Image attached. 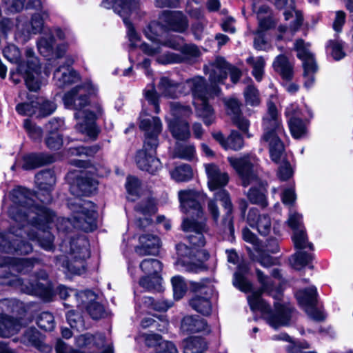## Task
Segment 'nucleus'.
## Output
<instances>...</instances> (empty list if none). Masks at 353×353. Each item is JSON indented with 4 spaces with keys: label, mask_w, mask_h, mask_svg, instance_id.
I'll list each match as a JSON object with an SVG mask.
<instances>
[{
    "label": "nucleus",
    "mask_w": 353,
    "mask_h": 353,
    "mask_svg": "<svg viewBox=\"0 0 353 353\" xmlns=\"http://www.w3.org/2000/svg\"><path fill=\"white\" fill-rule=\"evenodd\" d=\"M34 194L28 189L19 187L12 192L13 205L9 209L12 219L20 228L7 234H0V249L6 253L28 254L32 251V245L26 241L22 233L37 241L47 251L54 249V236L48 229L55 218L54 213L44 205L34 204Z\"/></svg>",
    "instance_id": "nucleus-1"
},
{
    "label": "nucleus",
    "mask_w": 353,
    "mask_h": 353,
    "mask_svg": "<svg viewBox=\"0 0 353 353\" xmlns=\"http://www.w3.org/2000/svg\"><path fill=\"white\" fill-rule=\"evenodd\" d=\"M256 274L261 288L248 297L251 310L259 311L263 319L274 328L288 325L294 313L293 307L290 304L279 302L283 297L280 287H274L270 279L261 270H257Z\"/></svg>",
    "instance_id": "nucleus-2"
},
{
    "label": "nucleus",
    "mask_w": 353,
    "mask_h": 353,
    "mask_svg": "<svg viewBox=\"0 0 353 353\" xmlns=\"http://www.w3.org/2000/svg\"><path fill=\"white\" fill-rule=\"evenodd\" d=\"M37 261L34 259H17L9 256H0V283L16 288L24 293L35 295L48 301L52 296L48 284V275L44 270H40L28 281L7 272L14 270L26 273L31 270Z\"/></svg>",
    "instance_id": "nucleus-3"
},
{
    "label": "nucleus",
    "mask_w": 353,
    "mask_h": 353,
    "mask_svg": "<svg viewBox=\"0 0 353 353\" xmlns=\"http://www.w3.org/2000/svg\"><path fill=\"white\" fill-rule=\"evenodd\" d=\"M198 196V194L192 190L179 192L181 210L190 215V217L183 219L181 228L188 233L187 239L192 245L202 248L205 244V235L208 233L209 228Z\"/></svg>",
    "instance_id": "nucleus-4"
},
{
    "label": "nucleus",
    "mask_w": 353,
    "mask_h": 353,
    "mask_svg": "<svg viewBox=\"0 0 353 353\" xmlns=\"http://www.w3.org/2000/svg\"><path fill=\"white\" fill-rule=\"evenodd\" d=\"M63 102L68 108L78 110L74 114L77 120L76 130L91 138H96L98 130L95 124V114L88 110H82L88 105L87 88L85 85H77L65 94Z\"/></svg>",
    "instance_id": "nucleus-5"
},
{
    "label": "nucleus",
    "mask_w": 353,
    "mask_h": 353,
    "mask_svg": "<svg viewBox=\"0 0 353 353\" xmlns=\"http://www.w3.org/2000/svg\"><path fill=\"white\" fill-rule=\"evenodd\" d=\"M68 208L72 212V220L59 217L57 219V229L65 234L75 228L85 232H91L97 228V212L94 203L81 199H70Z\"/></svg>",
    "instance_id": "nucleus-6"
},
{
    "label": "nucleus",
    "mask_w": 353,
    "mask_h": 353,
    "mask_svg": "<svg viewBox=\"0 0 353 353\" xmlns=\"http://www.w3.org/2000/svg\"><path fill=\"white\" fill-rule=\"evenodd\" d=\"M88 247L89 242L83 236L71 239L69 241L64 239L60 248L68 256H57V265L65 272L81 274L85 270V260L90 257Z\"/></svg>",
    "instance_id": "nucleus-7"
},
{
    "label": "nucleus",
    "mask_w": 353,
    "mask_h": 353,
    "mask_svg": "<svg viewBox=\"0 0 353 353\" xmlns=\"http://www.w3.org/2000/svg\"><path fill=\"white\" fill-rule=\"evenodd\" d=\"M71 164L79 168H85L88 170L83 171L77 176L75 183L71 185L70 192L77 196L76 199L83 195L93 193L97 188L98 182L93 175L103 176L109 171H103L101 168L90 166V162L80 159L71 160Z\"/></svg>",
    "instance_id": "nucleus-8"
},
{
    "label": "nucleus",
    "mask_w": 353,
    "mask_h": 353,
    "mask_svg": "<svg viewBox=\"0 0 353 353\" xmlns=\"http://www.w3.org/2000/svg\"><path fill=\"white\" fill-rule=\"evenodd\" d=\"M190 287L195 293L189 301L191 307L203 316H210L212 312L210 296L214 286L210 279H203L199 282H191Z\"/></svg>",
    "instance_id": "nucleus-9"
},
{
    "label": "nucleus",
    "mask_w": 353,
    "mask_h": 353,
    "mask_svg": "<svg viewBox=\"0 0 353 353\" xmlns=\"http://www.w3.org/2000/svg\"><path fill=\"white\" fill-rule=\"evenodd\" d=\"M205 74H209V80L212 84L223 83L228 74L230 76L233 83H236L241 76V72L236 67L232 65L222 57H217L203 68Z\"/></svg>",
    "instance_id": "nucleus-10"
},
{
    "label": "nucleus",
    "mask_w": 353,
    "mask_h": 353,
    "mask_svg": "<svg viewBox=\"0 0 353 353\" xmlns=\"http://www.w3.org/2000/svg\"><path fill=\"white\" fill-rule=\"evenodd\" d=\"M223 102L227 108V114L230 117L232 123L239 129V131L232 130L230 135L227 139L226 149L239 150L243 146L242 128L243 120L240 103L235 99H225Z\"/></svg>",
    "instance_id": "nucleus-11"
},
{
    "label": "nucleus",
    "mask_w": 353,
    "mask_h": 353,
    "mask_svg": "<svg viewBox=\"0 0 353 353\" xmlns=\"http://www.w3.org/2000/svg\"><path fill=\"white\" fill-rule=\"evenodd\" d=\"M26 62L21 61L18 65L17 70L23 75L27 88L31 91L36 92L41 87L39 61L34 56L33 49L30 48H26Z\"/></svg>",
    "instance_id": "nucleus-12"
},
{
    "label": "nucleus",
    "mask_w": 353,
    "mask_h": 353,
    "mask_svg": "<svg viewBox=\"0 0 353 353\" xmlns=\"http://www.w3.org/2000/svg\"><path fill=\"white\" fill-rule=\"evenodd\" d=\"M200 248H190L184 243H179L176 246L177 260L175 263L178 269L188 272L198 273L205 270L203 263L197 260L202 253Z\"/></svg>",
    "instance_id": "nucleus-13"
},
{
    "label": "nucleus",
    "mask_w": 353,
    "mask_h": 353,
    "mask_svg": "<svg viewBox=\"0 0 353 353\" xmlns=\"http://www.w3.org/2000/svg\"><path fill=\"white\" fill-rule=\"evenodd\" d=\"M309 44H305L303 39H298L294 43L297 51V57L303 61L304 86L309 89L315 81V74L318 71V65L314 54L309 50Z\"/></svg>",
    "instance_id": "nucleus-14"
},
{
    "label": "nucleus",
    "mask_w": 353,
    "mask_h": 353,
    "mask_svg": "<svg viewBox=\"0 0 353 353\" xmlns=\"http://www.w3.org/2000/svg\"><path fill=\"white\" fill-rule=\"evenodd\" d=\"M140 129L144 133L143 144L145 148H157L159 145V136L162 132L163 125L157 117H141Z\"/></svg>",
    "instance_id": "nucleus-15"
},
{
    "label": "nucleus",
    "mask_w": 353,
    "mask_h": 353,
    "mask_svg": "<svg viewBox=\"0 0 353 353\" xmlns=\"http://www.w3.org/2000/svg\"><path fill=\"white\" fill-rule=\"evenodd\" d=\"M277 99L272 97L268 101V112L263 118L264 133L262 139H270L273 136H279L283 131L277 110Z\"/></svg>",
    "instance_id": "nucleus-16"
},
{
    "label": "nucleus",
    "mask_w": 353,
    "mask_h": 353,
    "mask_svg": "<svg viewBox=\"0 0 353 353\" xmlns=\"http://www.w3.org/2000/svg\"><path fill=\"white\" fill-rule=\"evenodd\" d=\"M165 46L174 50H180L181 54L168 52L157 58V61L161 64L179 63L188 57H197L200 52L198 48L193 44H185L181 46L179 43L172 41H168L163 44Z\"/></svg>",
    "instance_id": "nucleus-17"
},
{
    "label": "nucleus",
    "mask_w": 353,
    "mask_h": 353,
    "mask_svg": "<svg viewBox=\"0 0 353 353\" xmlns=\"http://www.w3.org/2000/svg\"><path fill=\"white\" fill-rule=\"evenodd\" d=\"M185 84L191 91L193 97V103H203L204 100H209L214 96H219L220 88L216 85H212L210 89L208 87L206 80L202 77H195L186 80Z\"/></svg>",
    "instance_id": "nucleus-18"
},
{
    "label": "nucleus",
    "mask_w": 353,
    "mask_h": 353,
    "mask_svg": "<svg viewBox=\"0 0 353 353\" xmlns=\"http://www.w3.org/2000/svg\"><path fill=\"white\" fill-rule=\"evenodd\" d=\"M316 288L314 286L296 293L299 304L304 307L305 312L315 321H323L325 319L323 313L316 307Z\"/></svg>",
    "instance_id": "nucleus-19"
},
{
    "label": "nucleus",
    "mask_w": 353,
    "mask_h": 353,
    "mask_svg": "<svg viewBox=\"0 0 353 353\" xmlns=\"http://www.w3.org/2000/svg\"><path fill=\"white\" fill-rule=\"evenodd\" d=\"M54 172L50 170H42L35 176V183L39 189L37 197L43 203H50L52 197L51 192L55 184Z\"/></svg>",
    "instance_id": "nucleus-20"
},
{
    "label": "nucleus",
    "mask_w": 353,
    "mask_h": 353,
    "mask_svg": "<svg viewBox=\"0 0 353 353\" xmlns=\"http://www.w3.org/2000/svg\"><path fill=\"white\" fill-rule=\"evenodd\" d=\"M157 148L147 149L143 145V148L137 153L135 161L139 169L150 174H155L161 168V163L155 157Z\"/></svg>",
    "instance_id": "nucleus-21"
},
{
    "label": "nucleus",
    "mask_w": 353,
    "mask_h": 353,
    "mask_svg": "<svg viewBox=\"0 0 353 353\" xmlns=\"http://www.w3.org/2000/svg\"><path fill=\"white\" fill-rule=\"evenodd\" d=\"M39 53L43 57L51 58H61L65 51V45H56L55 39L51 33L44 34L37 42Z\"/></svg>",
    "instance_id": "nucleus-22"
},
{
    "label": "nucleus",
    "mask_w": 353,
    "mask_h": 353,
    "mask_svg": "<svg viewBox=\"0 0 353 353\" xmlns=\"http://www.w3.org/2000/svg\"><path fill=\"white\" fill-rule=\"evenodd\" d=\"M73 60L68 59L65 64L61 65L54 72V81L59 88H65L80 81L79 74L70 68Z\"/></svg>",
    "instance_id": "nucleus-23"
},
{
    "label": "nucleus",
    "mask_w": 353,
    "mask_h": 353,
    "mask_svg": "<svg viewBox=\"0 0 353 353\" xmlns=\"http://www.w3.org/2000/svg\"><path fill=\"white\" fill-rule=\"evenodd\" d=\"M101 6L106 9L112 8L115 13L123 19L136 13L140 3L137 0H103Z\"/></svg>",
    "instance_id": "nucleus-24"
},
{
    "label": "nucleus",
    "mask_w": 353,
    "mask_h": 353,
    "mask_svg": "<svg viewBox=\"0 0 353 353\" xmlns=\"http://www.w3.org/2000/svg\"><path fill=\"white\" fill-rule=\"evenodd\" d=\"M185 85L177 82L168 77H161L157 85L159 94L162 97L174 99L182 94L184 91Z\"/></svg>",
    "instance_id": "nucleus-25"
},
{
    "label": "nucleus",
    "mask_w": 353,
    "mask_h": 353,
    "mask_svg": "<svg viewBox=\"0 0 353 353\" xmlns=\"http://www.w3.org/2000/svg\"><path fill=\"white\" fill-rule=\"evenodd\" d=\"M139 244L135 248L139 256L156 255L160 248L159 238L152 234H143L139 236Z\"/></svg>",
    "instance_id": "nucleus-26"
},
{
    "label": "nucleus",
    "mask_w": 353,
    "mask_h": 353,
    "mask_svg": "<svg viewBox=\"0 0 353 353\" xmlns=\"http://www.w3.org/2000/svg\"><path fill=\"white\" fill-rule=\"evenodd\" d=\"M163 21L170 30L183 33L189 26L188 18L181 12H165Z\"/></svg>",
    "instance_id": "nucleus-27"
},
{
    "label": "nucleus",
    "mask_w": 353,
    "mask_h": 353,
    "mask_svg": "<svg viewBox=\"0 0 353 353\" xmlns=\"http://www.w3.org/2000/svg\"><path fill=\"white\" fill-rule=\"evenodd\" d=\"M205 169L208 179V187L211 190H215L227 185L229 180L228 174L222 172L216 165L205 164Z\"/></svg>",
    "instance_id": "nucleus-28"
},
{
    "label": "nucleus",
    "mask_w": 353,
    "mask_h": 353,
    "mask_svg": "<svg viewBox=\"0 0 353 353\" xmlns=\"http://www.w3.org/2000/svg\"><path fill=\"white\" fill-rule=\"evenodd\" d=\"M247 221L252 228H256L259 232L263 236L269 234L271 230L270 218L267 214H259L256 208L251 209L248 214Z\"/></svg>",
    "instance_id": "nucleus-29"
},
{
    "label": "nucleus",
    "mask_w": 353,
    "mask_h": 353,
    "mask_svg": "<svg viewBox=\"0 0 353 353\" xmlns=\"http://www.w3.org/2000/svg\"><path fill=\"white\" fill-rule=\"evenodd\" d=\"M134 210L137 213L145 216L144 219L139 218L136 222L139 228H144L152 223L150 216L155 212L154 201L150 197L147 196L134 207Z\"/></svg>",
    "instance_id": "nucleus-30"
},
{
    "label": "nucleus",
    "mask_w": 353,
    "mask_h": 353,
    "mask_svg": "<svg viewBox=\"0 0 353 353\" xmlns=\"http://www.w3.org/2000/svg\"><path fill=\"white\" fill-rule=\"evenodd\" d=\"M272 68L285 81H290L294 77V64L284 54H279L274 58Z\"/></svg>",
    "instance_id": "nucleus-31"
},
{
    "label": "nucleus",
    "mask_w": 353,
    "mask_h": 353,
    "mask_svg": "<svg viewBox=\"0 0 353 353\" xmlns=\"http://www.w3.org/2000/svg\"><path fill=\"white\" fill-rule=\"evenodd\" d=\"M275 6L279 9H284V17L285 20H289L295 13V20L292 25V28L296 31L301 25L303 21L302 13L295 10L294 0H275Z\"/></svg>",
    "instance_id": "nucleus-32"
},
{
    "label": "nucleus",
    "mask_w": 353,
    "mask_h": 353,
    "mask_svg": "<svg viewBox=\"0 0 353 353\" xmlns=\"http://www.w3.org/2000/svg\"><path fill=\"white\" fill-rule=\"evenodd\" d=\"M56 293L61 299L64 300H66L73 296L72 299L76 301L78 307H80L81 305L85 304V301L84 300L85 298H88L90 296L91 300L95 298V294L91 290H88L83 292H77L76 290L68 288L63 285H60L57 288Z\"/></svg>",
    "instance_id": "nucleus-33"
},
{
    "label": "nucleus",
    "mask_w": 353,
    "mask_h": 353,
    "mask_svg": "<svg viewBox=\"0 0 353 353\" xmlns=\"http://www.w3.org/2000/svg\"><path fill=\"white\" fill-rule=\"evenodd\" d=\"M261 103L260 94L252 83L248 84L244 91V115L252 116L256 112L254 108Z\"/></svg>",
    "instance_id": "nucleus-34"
},
{
    "label": "nucleus",
    "mask_w": 353,
    "mask_h": 353,
    "mask_svg": "<svg viewBox=\"0 0 353 353\" xmlns=\"http://www.w3.org/2000/svg\"><path fill=\"white\" fill-rule=\"evenodd\" d=\"M181 329L183 332L196 333L210 331L206 321L198 316H186L181 321Z\"/></svg>",
    "instance_id": "nucleus-35"
},
{
    "label": "nucleus",
    "mask_w": 353,
    "mask_h": 353,
    "mask_svg": "<svg viewBox=\"0 0 353 353\" xmlns=\"http://www.w3.org/2000/svg\"><path fill=\"white\" fill-rule=\"evenodd\" d=\"M53 161L52 157L43 154H30L23 158L22 168L32 170Z\"/></svg>",
    "instance_id": "nucleus-36"
},
{
    "label": "nucleus",
    "mask_w": 353,
    "mask_h": 353,
    "mask_svg": "<svg viewBox=\"0 0 353 353\" xmlns=\"http://www.w3.org/2000/svg\"><path fill=\"white\" fill-rule=\"evenodd\" d=\"M214 200L221 201L223 206L226 210V215L223 219V224L225 228L232 232L233 230L232 219L231 217L232 203L229 198L228 193L222 189H220L214 194Z\"/></svg>",
    "instance_id": "nucleus-37"
},
{
    "label": "nucleus",
    "mask_w": 353,
    "mask_h": 353,
    "mask_svg": "<svg viewBox=\"0 0 353 353\" xmlns=\"http://www.w3.org/2000/svg\"><path fill=\"white\" fill-rule=\"evenodd\" d=\"M196 115L201 118L204 124L210 125L216 119L214 111L208 103V100H204L203 103H193Z\"/></svg>",
    "instance_id": "nucleus-38"
},
{
    "label": "nucleus",
    "mask_w": 353,
    "mask_h": 353,
    "mask_svg": "<svg viewBox=\"0 0 353 353\" xmlns=\"http://www.w3.org/2000/svg\"><path fill=\"white\" fill-rule=\"evenodd\" d=\"M244 186L245 183H258V164L255 157H244Z\"/></svg>",
    "instance_id": "nucleus-39"
},
{
    "label": "nucleus",
    "mask_w": 353,
    "mask_h": 353,
    "mask_svg": "<svg viewBox=\"0 0 353 353\" xmlns=\"http://www.w3.org/2000/svg\"><path fill=\"white\" fill-rule=\"evenodd\" d=\"M20 328L18 321L7 315L0 316V337L7 338L16 334Z\"/></svg>",
    "instance_id": "nucleus-40"
},
{
    "label": "nucleus",
    "mask_w": 353,
    "mask_h": 353,
    "mask_svg": "<svg viewBox=\"0 0 353 353\" xmlns=\"http://www.w3.org/2000/svg\"><path fill=\"white\" fill-rule=\"evenodd\" d=\"M183 353H203L207 348L204 339L191 336L183 341Z\"/></svg>",
    "instance_id": "nucleus-41"
},
{
    "label": "nucleus",
    "mask_w": 353,
    "mask_h": 353,
    "mask_svg": "<svg viewBox=\"0 0 353 353\" xmlns=\"http://www.w3.org/2000/svg\"><path fill=\"white\" fill-rule=\"evenodd\" d=\"M172 136L178 140H187L190 136L189 124L185 121L174 119L169 124Z\"/></svg>",
    "instance_id": "nucleus-42"
},
{
    "label": "nucleus",
    "mask_w": 353,
    "mask_h": 353,
    "mask_svg": "<svg viewBox=\"0 0 353 353\" xmlns=\"http://www.w3.org/2000/svg\"><path fill=\"white\" fill-rule=\"evenodd\" d=\"M105 339V337L103 334L93 335L90 333H86L75 338V344L77 347L81 348L87 347L92 343H94L97 347H101L103 345Z\"/></svg>",
    "instance_id": "nucleus-43"
},
{
    "label": "nucleus",
    "mask_w": 353,
    "mask_h": 353,
    "mask_svg": "<svg viewBox=\"0 0 353 353\" xmlns=\"http://www.w3.org/2000/svg\"><path fill=\"white\" fill-rule=\"evenodd\" d=\"M269 143V150L271 159L278 163L282 159L285 148L279 136H273L270 139H262Z\"/></svg>",
    "instance_id": "nucleus-44"
},
{
    "label": "nucleus",
    "mask_w": 353,
    "mask_h": 353,
    "mask_svg": "<svg viewBox=\"0 0 353 353\" xmlns=\"http://www.w3.org/2000/svg\"><path fill=\"white\" fill-rule=\"evenodd\" d=\"M228 261L234 265H238V269L234 274L233 285L240 291H243V270L241 265H239V256L235 250H230L226 251Z\"/></svg>",
    "instance_id": "nucleus-45"
},
{
    "label": "nucleus",
    "mask_w": 353,
    "mask_h": 353,
    "mask_svg": "<svg viewBox=\"0 0 353 353\" xmlns=\"http://www.w3.org/2000/svg\"><path fill=\"white\" fill-rule=\"evenodd\" d=\"M248 199L252 204H256L265 208L268 205L266 190L261 184L259 187H252L247 194Z\"/></svg>",
    "instance_id": "nucleus-46"
},
{
    "label": "nucleus",
    "mask_w": 353,
    "mask_h": 353,
    "mask_svg": "<svg viewBox=\"0 0 353 353\" xmlns=\"http://www.w3.org/2000/svg\"><path fill=\"white\" fill-rule=\"evenodd\" d=\"M44 17H48V14L46 12H43V16H41L40 14H34L31 19V21L30 23H26V25L21 24L19 23L18 24V28H20V26H23V32L27 34H37L41 32L43 26V20Z\"/></svg>",
    "instance_id": "nucleus-47"
},
{
    "label": "nucleus",
    "mask_w": 353,
    "mask_h": 353,
    "mask_svg": "<svg viewBox=\"0 0 353 353\" xmlns=\"http://www.w3.org/2000/svg\"><path fill=\"white\" fill-rule=\"evenodd\" d=\"M247 63L252 68V74L256 81H262L264 75L265 61L262 57H249L246 59Z\"/></svg>",
    "instance_id": "nucleus-48"
},
{
    "label": "nucleus",
    "mask_w": 353,
    "mask_h": 353,
    "mask_svg": "<svg viewBox=\"0 0 353 353\" xmlns=\"http://www.w3.org/2000/svg\"><path fill=\"white\" fill-rule=\"evenodd\" d=\"M139 266L145 276L159 275L162 270L161 262L158 259L153 258L143 260Z\"/></svg>",
    "instance_id": "nucleus-49"
},
{
    "label": "nucleus",
    "mask_w": 353,
    "mask_h": 353,
    "mask_svg": "<svg viewBox=\"0 0 353 353\" xmlns=\"http://www.w3.org/2000/svg\"><path fill=\"white\" fill-rule=\"evenodd\" d=\"M196 155V149L192 144L177 143L174 148L173 156L187 161L192 160Z\"/></svg>",
    "instance_id": "nucleus-50"
},
{
    "label": "nucleus",
    "mask_w": 353,
    "mask_h": 353,
    "mask_svg": "<svg viewBox=\"0 0 353 353\" xmlns=\"http://www.w3.org/2000/svg\"><path fill=\"white\" fill-rule=\"evenodd\" d=\"M288 123L291 134L294 138L300 139L305 134V123L297 115H293L290 117L288 121Z\"/></svg>",
    "instance_id": "nucleus-51"
},
{
    "label": "nucleus",
    "mask_w": 353,
    "mask_h": 353,
    "mask_svg": "<svg viewBox=\"0 0 353 353\" xmlns=\"http://www.w3.org/2000/svg\"><path fill=\"white\" fill-rule=\"evenodd\" d=\"M246 250L249 254L250 258L252 261H259V263L263 267H270L274 265L276 262L275 259L272 258L270 255L261 252L257 248H254V251H252L251 248L246 247Z\"/></svg>",
    "instance_id": "nucleus-52"
},
{
    "label": "nucleus",
    "mask_w": 353,
    "mask_h": 353,
    "mask_svg": "<svg viewBox=\"0 0 353 353\" xmlns=\"http://www.w3.org/2000/svg\"><path fill=\"white\" fill-rule=\"evenodd\" d=\"M95 299L96 297L91 300L90 296L88 298H85L84 300L85 301V304L81 305L80 307L85 306L88 314L92 319H99L105 316V312L102 305L93 301Z\"/></svg>",
    "instance_id": "nucleus-53"
},
{
    "label": "nucleus",
    "mask_w": 353,
    "mask_h": 353,
    "mask_svg": "<svg viewBox=\"0 0 353 353\" xmlns=\"http://www.w3.org/2000/svg\"><path fill=\"white\" fill-rule=\"evenodd\" d=\"M171 176L177 182H184L192 178L193 172L190 165L181 164L171 172Z\"/></svg>",
    "instance_id": "nucleus-54"
},
{
    "label": "nucleus",
    "mask_w": 353,
    "mask_h": 353,
    "mask_svg": "<svg viewBox=\"0 0 353 353\" xmlns=\"http://www.w3.org/2000/svg\"><path fill=\"white\" fill-rule=\"evenodd\" d=\"M139 285L147 291H160L161 279L159 275L144 276L139 280Z\"/></svg>",
    "instance_id": "nucleus-55"
},
{
    "label": "nucleus",
    "mask_w": 353,
    "mask_h": 353,
    "mask_svg": "<svg viewBox=\"0 0 353 353\" xmlns=\"http://www.w3.org/2000/svg\"><path fill=\"white\" fill-rule=\"evenodd\" d=\"M37 98L35 100L28 97V102L20 103L16 106L17 112L21 115L32 116L37 112Z\"/></svg>",
    "instance_id": "nucleus-56"
},
{
    "label": "nucleus",
    "mask_w": 353,
    "mask_h": 353,
    "mask_svg": "<svg viewBox=\"0 0 353 353\" xmlns=\"http://www.w3.org/2000/svg\"><path fill=\"white\" fill-rule=\"evenodd\" d=\"M57 109L56 104L43 98H37L38 117H46L52 114Z\"/></svg>",
    "instance_id": "nucleus-57"
},
{
    "label": "nucleus",
    "mask_w": 353,
    "mask_h": 353,
    "mask_svg": "<svg viewBox=\"0 0 353 353\" xmlns=\"http://www.w3.org/2000/svg\"><path fill=\"white\" fill-rule=\"evenodd\" d=\"M292 240L294 246L298 249H312V244L309 243L307 241V236L305 229H300L299 230H295L292 236Z\"/></svg>",
    "instance_id": "nucleus-58"
},
{
    "label": "nucleus",
    "mask_w": 353,
    "mask_h": 353,
    "mask_svg": "<svg viewBox=\"0 0 353 353\" xmlns=\"http://www.w3.org/2000/svg\"><path fill=\"white\" fill-rule=\"evenodd\" d=\"M312 259V254L304 251H299L292 256L291 263L294 268L299 270L307 265Z\"/></svg>",
    "instance_id": "nucleus-59"
},
{
    "label": "nucleus",
    "mask_w": 353,
    "mask_h": 353,
    "mask_svg": "<svg viewBox=\"0 0 353 353\" xmlns=\"http://www.w3.org/2000/svg\"><path fill=\"white\" fill-rule=\"evenodd\" d=\"M171 282L174 299L176 300L181 299L187 290V285L183 278L181 276H175L172 278Z\"/></svg>",
    "instance_id": "nucleus-60"
},
{
    "label": "nucleus",
    "mask_w": 353,
    "mask_h": 353,
    "mask_svg": "<svg viewBox=\"0 0 353 353\" xmlns=\"http://www.w3.org/2000/svg\"><path fill=\"white\" fill-rule=\"evenodd\" d=\"M171 112L176 120H179L180 118H188L192 114L189 105H182L178 102L171 103Z\"/></svg>",
    "instance_id": "nucleus-61"
},
{
    "label": "nucleus",
    "mask_w": 353,
    "mask_h": 353,
    "mask_svg": "<svg viewBox=\"0 0 353 353\" xmlns=\"http://www.w3.org/2000/svg\"><path fill=\"white\" fill-rule=\"evenodd\" d=\"M38 326L46 331H52L54 327V319L52 314L48 312H41L37 320Z\"/></svg>",
    "instance_id": "nucleus-62"
},
{
    "label": "nucleus",
    "mask_w": 353,
    "mask_h": 353,
    "mask_svg": "<svg viewBox=\"0 0 353 353\" xmlns=\"http://www.w3.org/2000/svg\"><path fill=\"white\" fill-rule=\"evenodd\" d=\"M23 338L25 341H27L31 345L39 349H41L43 346L41 335L34 327L28 328L24 333Z\"/></svg>",
    "instance_id": "nucleus-63"
},
{
    "label": "nucleus",
    "mask_w": 353,
    "mask_h": 353,
    "mask_svg": "<svg viewBox=\"0 0 353 353\" xmlns=\"http://www.w3.org/2000/svg\"><path fill=\"white\" fill-rule=\"evenodd\" d=\"M140 182L139 179L134 176H128L125 184L126 190L129 194L128 199L132 201H135L134 196H139Z\"/></svg>",
    "instance_id": "nucleus-64"
}]
</instances>
